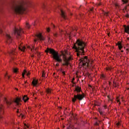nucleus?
<instances>
[{
  "instance_id": "obj_1",
  "label": "nucleus",
  "mask_w": 129,
  "mask_h": 129,
  "mask_svg": "<svg viewBox=\"0 0 129 129\" xmlns=\"http://www.w3.org/2000/svg\"><path fill=\"white\" fill-rule=\"evenodd\" d=\"M86 43L82 40L78 39L73 46V49H75L77 52V56L80 58V63H82L81 65H91L93 64V60H89L87 58V56H82L84 55Z\"/></svg>"
},
{
  "instance_id": "obj_2",
  "label": "nucleus",
  "mask_w": 129,
  "mask_h": 129,
  "mask_svg": "<svg viewBox=\"0 0 129 129\" xmlns=\"http://www.w3.org/2000/svg\"><path fill=\"white\" fill-rule=\"evenodd\" d=\"M31 5V3L29 0H21L17 1V14H23L27 8Z\"/></svg>"
},
{
  "instance_id": "obj_3",
  "label": "nucleus",
  "mask_w": 129,
  "mask_h": 129,
  "mask_svg": "<svg viewBox=\"0 0 129 129\" xmlns=\"http://www.w3.org/2000/svg\"><path fill=\"white\" fill-rule=\"evenodd\" d=\"M75 91L77 92V95H74V98H72V102L75 103V102L77 100H83V98L85 97V95L83 92H82V90H81V87L76 86Z\"/></svg>"
},
{
  "instance_id": "obj_4",
  "label": "nucleus",
  "mask_w": 129,
  "mask_h": 129,
  "mask_svg": "<svg viewBox=\"0 0 129 129\" xmlns=\"http://www.w3.org/2000/svg\"><path fill=\"white\" fill-rule=\"evenodd\" d=\"M45 52L46 54H48V53H49V54H51V56L55 60V61H57V62L61 63V62L63 61L62 60V58H61V56L59 55V53L55 51L54 49L47 47L45 50Z\"/></svg>"
},
{
  "instance_id": "obj_5",
  "label": "nucleus",
  "mask_w": 129,
  "mask_h": 129,
  "mask_svg": "<svg viewBox=\"0 0 129 129\" xmlns=\"http://www.w3.org/2000/svg\"><path fill=\"white\" fill-rule=\"evenodd\" d=\"M66 54H67V52H66V53H62V59L64 62V63H62V65H71L70 60H72V58L70 56L69 57H67Z\"/></svg>"
},
{
  "instance_id": "obj_6",
  "label": "nucleus",
  "mask_w": 129,
  "mask_h": 129,
  "mask_svg": "<svg viewBox=\"0 0 129 129\" xmlns=\"http://www.w3.org/2000/svg\"><path fill=\"white\" fill-rule=\"evenodd\" d=\"M22 39H19L18 41V49L20 51H22V52H25V50H26V47L23 46L22 45V43L21 42Z\"/></svg>"
},
{
  "instance_id": "obj_7",
  "label": "nucleus",
  "mask_w": 129,
  "mask_h": 129,
  "mask_svg": "<svg viewBox=\"0 0 129 129\" xmlns=\"http://www.w3.org/2000/svg\"><path fill=\"white\" fill-rule=\"evenodd\" d=\"M24 33V31H23V29H22V28H18L17 27V36H18L19 37H20V38H21L22 37V35L23 34V33Z\"/></svg>"
},
{
  "instance_id": "obj_8",
  "label": "nucleus",
  "mask_w": 129,
  "mask_h": 129,
  "mask_svg": "<svg viewBox=\"0 0 129 129\" xmlns=\"http://www.w3.org/2000/svg\"><path fill=\"white\" fill-rule=\"evenodd\" d=\"M6 42L7 44H10L11 42L13 41V38L10 35L8 34H6Z\"/></svg>"
},
{
  "instance_id": "obj_9",
  "label": "nucleus",
  "mask_w": 129,
  "mask_h": 129,
  "mask_svg": "<svg viewBox=\"0 0 129 129\" xmlns=\"http://www.w3.org/2000/svg\"><path fill=\"white\" fill-rule=\"evenodd\" d=\"M11 8L12 10H13V12H15V13L16 14L17 13V5H16V3L15 2H13Z\"/></svg>"
},
{
  "instance_id": "obj_10",
  "label": "nucleus",
  "mask_w": 129,
  "mask_h": 129,
  "mask_svg": "<svg viewBox=\"0 0 129 129\" xmlns=\"http://www.w3.org/2000/svg\"><path fill=\"white\" fill-rule=\"evenodd\" d=\"M36 37L40 40V41H45V37L42 35V34L39 33L36 35Z\"/></svg>"
},
{
  "instance_id": "obj_11",
  "label": "nucleus",
  "mask_w": 129,
  "mask_h": 129,
  "mask_svg": "<svg viewBox=\"0 0 129 129\" xmlns=\"http://www.w3.org/2000/svg\"><path fill=\"white\" fill-rule=\"evenodd\" d=\"M9 54L11 57L12 60H15L14 58L15 57V50H12L10 52H9Z\"/></svg>"
},
{
  "instance_id": "obj_12",
  "label": "nucleus",
  "mask_w": 129,
  "mask_h": 129,
  "mask_svg": "<svg viewBox=\"0 0 129 129\" xmlns=\"http://www.w3.org/2000/svg\"><path fill=\"white\" fill-rule=\"evenodd\" d=\"M21 102H22V97L20 96L17 97V106H18V105H21V104H22Z\"/></svg>"
},
{
  "instance_id": "obj_13",
  "label": "nucleus",
  "mask_w": 129,
  "mask_h": 129,
  "mask_svg": "<svg viewBox=\"0 0 129 129\" xmlns=\"http://www.w3.org/2000/svg\"><path fill=\"white\" fill-rule=\"evenodd\" d=\"M60 13H61L60 15H61V16L62 17V18H63V19H64V20H67V17H66V15H65V12H64V11H63V10L60 9Z\"/></svg>"
},
{
  "instance_id": "obj_14",
  "label": "nucleus",
  "mask_w": 129,
  "mask_h": 129,
  "mask_svg": "<svg viewBox=\"0 0 129 129\" xmlns=\"http://www.w3.org/2000/svg\"><path fill=\"white\" fill-rule=\"evenodd\" d=\"M123 27L125 33H126V34H128L129 35V25H124Z\"/></svg>"
},
{
  "instance_id": "obj_15",
  "label": "nucleus",
  "mask_w": 129,
  "mask_h": 129,
  "mask_svg": "<svg viewBox=\"0 0 129 129\" xmlns=\"http://www.w3.org/2000/svg\"><path fill=\"white\" fill-rule=\"evenodd\" d=\"M117 45L119 48V50H121V49H122V45H121V43L118 42Z\"/></svg>"
},
{
  "instance_id": "obj_16",
  "label": "nucleus",
  "mask_w": 129,
  "mask_h": 129,
  "mask_svg": "<svg viewBox=\"0 0 129 129\" xmlns=\"http://www.w3.org/2000/svg\"><path fill=\"white\" fill-rule=\"evenodd\" d=\"M22 99L24 100V102H27V101L29 100V97H27V96H24Z\"/></svg>"
},
{
  "instance_id": "obj_17",
  "label": "nucleus",
  "mask_w": 129,
  "mask_h": 129,
  "mask_svg": "<svg viewBox=\"0 0 129 129\" xmlns=\"http://www.w3.org/2000/svg\"><path fill=\"white\" fill-rule=\"evenodd\" d=\"M25 74H27V75L28 76H29V75H30V73H27V71L26 70H24V73L22 74V76H24Z\"/></svg>"
},
{
  "instance_id": "obj_18",
  "label": "nucleus",
  "mask_w": 129,
  "mask_h": 129,
  "mask_svg": "<svg viewBox=\"0 0 129 129\" xmlns=\"http://www.w3.org/2000/svg\"><path fill=\"white\" fill-rule=\"evenodd\" d=\"M32 83L34 86H36V85H37V84H38V82L35 80H33Z\"/></svg>"
},
{
  "instance_id": "obj_19",
  "label": "nucleus",
  "mask_w": 129,
  "mask_h": 129,
  "mask_svg": "<svg viewBox=\"0 0 129 129\" xmlns=\"http://www.w3.org/2000/svg\"><path fill=\"white\" fill-rule=\"evenodd\" d=\"M4 100L6 101L7 104H10V105L12 104V102L8 101V100L7 99V98L4 97Z\"/></svg>"
},
{
  "instance_id": "obj_20",
  "label": "nucleus",
  "mask_w": 129,
  "mask_h": 129,
  "mask_svg": "<svg viewBox=\"0 0 129 129\" xmlns=\"http://www.w3.org/2000/svg\"><path fill=\"white\" fill-rule=\"evenodd\" d=\"M46 92L48 94H51L52 93V90L51 89H46Z\"/></svg>"
},
{
  "instance_id": "obj_21",
  "label": "nucleus",
  "mask_w": 129,
  "mask_h": 129,
  "mask_svg": "<svg viewBox=\"0 0 129 129\" xmlns=\"http://www.w3.org/2000/svg\"><path fill=\"white\" fill-rule=\"evenodd\" d=\"M4 111V108L3 107H0V118H2L1 115H2V113Z\"/></svg>"
},
{
  "instance_id": "obj_22",
  "label": "nucleus",
  "mask_w": 129,
  "mask_h": 129,
  "mask_svg": "<svg viewBox=\"0 0 129 129\" xmlns=\"http://www.w3.org/2000/svg\"><path fill=\"white\" fill-rule=\"evenodd\" d=\"M122 3L124 4H127L128 3V0H122Z\"/></svg>"
},
{
  "instance_id": "obj_23",
  "label": "nucleus",
  "mask_w": 129,
  "mask_h": 129,
  "mask_svg": "<svg viewBox=\"0 0 129 129\" xmlns=\"http://www.w3.org/2000/svg\"><path fill=\"white\" fill-rule=\"evenodd\" d=\"M59 71H60V72H61L63 75V76H65L66 74H65V72L64 71H62V69H60Z\"/></svg>"
},
{
  "instance_id": "obj_24",
  "label": "nucleus",
  "mask_w": 129,
  "mask_h": 129,
  "mask_svg": "<svg viewBox=\"0 0 129 129\" xmlns=\"http://www.w3.org/2000/svg\"><path fill=\"white\" fill-rule=\"evenodd\" d=\"M3 33H4V31L3 30V28L0 27V34H3Z\"/></svg>"
},
{
  "instance_id": "obj_25",
  "label": "nucleus",
  "mask_w": 129,
  "mask_h": 129,
  "mask_svg": "<svg viewBox=\"0 0 129 129\" xmlns=\"http://www.w3.org/2000/svg\"><path fill=\"white\" fill-rule=\"evenodd\" d=\"M101 78L102 79H105V76H104V75H103V74L101 75Z\"/></svg>"
},
{
  "instance_id": "obj_26",
  "label": "nucleus",
  "mask_w": 129,
  "mask_h": 129,
  "mask_svg": "<svg viewBox=\"0 0 129 129\" xmlns=\"http://www.w3.org/2000/svg\"><path fill=\"white\" fill-rule=\"evenodd\" d=\"M45 76H46V75L45 74V72H43L42 74V77L45 78Z\"/></svg>"
},
{
  "instance_id": "obj_27",
  "label": "nucleus",
  "mask_w": 129,
  "mask_h": 129,
  "mask_svg": "<svg viewBox=\"0 0 129 129\" xmlns=\"http://www.w3.org/2000/svg\"><path fill=\"white\" fill-rule=\"evenodd\" d=\"M89 12H90V13H92L93 12V8H90L89 10Z\"/></svg>"
},
{
  "instance_id": "obj_28",
  "label": "nucleus",
  "mask_w": 129,
  "mask_h": 129,
  "mask_svg": "<svg viewBox=\"0 0 129 129\" xmlns=\"http://www.w3.org/2000/svg\"><path fill=\"white\" fill-rule=\"evenodd\" d=\"M26 27L28 28V29H30V25H29V23H26Z\"/></svg>"
},
{
  "instance_id": "obj_29",
  "label": "nucleus",
  "mask_w": 129,
  "mask_h": 129,
  "mask_svg": "<svg viewBox=\"0 0 129 129\" xmlns=\"http://www.w3.org/2000/svg\"><path fill=\"white\" fill-rule=\"evenodd\" d=\"M13 72H14L15 73H17V69L13 68Z\"/></svg>"
},
{
  "instance_id": "obj_30",
  "label": "nucleus",
  "mask_w": 129,
  "mask_h": 129,
  "mask_svg": "<svg viewBox=\"0 0 129 129\" xmlns=\"http://www.w3.org/2000/svg\"><path fill=\"white\" fill-rule=\"evenodd\" d=\"M115 7H116V8H119V6L117 4H115Z\"/></svg>"
},
{
  "instance_id": "obj_31",
  "label": "nucleus",
  "mask_w": 129,
  "mask_h": 129,
  "mask_svg": "<svg viewBox=\"0 0 129 129\" xmlns=\"http://www.w3.org/2000/svg\"><path fill=\"white\" fill-rule=\"evenodd\" d=\"M42 8L44 9L46 6L45 5V4L43 3L42 5Z\"/></svg>"
},
{
  "instance_id": "obj_32",
  "label": "nucleus",
  "mask_w": 129,
  "mask_h": 129,
  "mask_svg": "<svg viewBox=\"0 0 129 129\" xmlns=\"http://www.w3.org/2000/svg\"><path fill=\"white\" fill-rule=\"evenodd\" d=\"M46 30H47V31L48 32V33H49V32H50V28H47L46 29Z\"/></svg>"
},
{
  "instance_id": "obj_33",
  "label": "nucleus",
  "mask_w": 129,
  "mask_h": 129,
  "mask_svg": "<svg viewBox=\"0 0 129 129\" xmlns=\"http://www.w3.org/2000/svg\"><path fill=\"white\" fill-rule=\"evenodd\" d=\"M104 15L105 16H108V13H107V12H105V13H104Z\"/></svg>"
},
{
  "instance_id": "obj_34",
  "label": "nucleus",
  "mask_w": 129,
  "mask_h": 129,
  "mask_svg": "<svg viewBox=\"0 0 129 129\" xmlns=\"http://www.w3.org/2000/svg\"><path fill=\"white\" fill-rule=\"evenodd\" d=\"M14 32V34L16 35V33H17V29L15 28Z\"/></svg>"
},
{
  "instance_id": "obj_35",
  "label": "nucleus",
  "mask_w": 129,
  "mask_h": 129,
  "mask_svg": "<svg viewBox=\"0 0 129 129\" xmlns=\"http://www.w3.org/2000/svg\"><path fill=\"white\" fill-rule=\"evenodd\" d=\"M74 119L75 120H77V117H76V116H74Z\"/></svg>"
},
{
  "instance_id": "obj_36",
  "label": "nucleus",
  "mask_w": 129,
  "mask_h": 129,
  "mask_svg": "<svg viewBox=\"0 0 129 129\" xmlns=\"http://www.w3.org/2000/svg\"><path fill=\"white\" fill-rule=\"evenodd\" d=\"M53 35L54 36V37H57V33H54Z\"/></svg>"
},
{
  "instance_id": "obj_37",
  "label": "nucleus",
  "mask_w": 129,
  "mask_h": 129,
  "mask_svg": "<svg viewBox=\"0 0 129 129\" xmlns=\"http://www.w3.org/2000/svg\"><path fill=\"white\" fill-rule=\"evenodd\" d=\"M106 70H107V71L110 70V68H107Z\"/></svg>"
},
{
  "instance_id": "obj_38",
  "label": "nucleus",
  "mask_w": 129,
  "mask_h": 129,
  "mask_svg": "<svg viewBox=\"0 0 129 129\" xmlns=\"http://www.w3.org/2000/svg\"><path fill=\"white\" fill-rule=\"evenodd\" d=\"M126 18H129V15L128 14L126 15Z\"/></svg>"
},
{
  "instance_id": "obj_39",
  "label": "nucleus",
  "mask_w": 129,
  "mask_h": 129,
  "mask_svg": "<svg viewBox=\"0 0 129 129\" xmlns=\"http://www.w3.org/2000/svg\"><path fill=\"white\" fill-rule=\"evenodd\" d=\"M95 125H98V123H97V122H96L95 123Z\"/></svg>"
},
{
  "instance_id": "obj_40",
  "label": "nucleus",
  "mask_w": 129,
  "mask_h": 129,
  "mask_svg": "<svg viewBox=\"0 0 129 129\" xmlns=\"http://www.w3.org/2000/svg\"><path fill=\"white\" fill-rule=\"evenodd\" d=\"M126 50L127 52H129V48H126Z\"/></svg>"
},
{
  "instance_id": "obj_41",
  "label": "nucleus",
  "mask_w": 129,
  "mask_h": 129,
  "mask_svg": "<svg viewBox=\"0 0 129 129\" xmlns=\"http://www.w3.org/2000/svg\"><path fill=\"white\" fill-rule=\"evenodd\" d=\"M52 27L53 28H55V25H54L53 24H52Z\"/></svg>"
},
{
  "instance_id": "obj_42",
  "label": "nucleus",
  "mask_w": 129,
  "mask_h": 129,
  "mask_svg": "<svg viewBox=\"0 0 129 129\" xmlns=\"http://www.w3.org/2000/svg\"><path fill=\"white\" fill-rule=\"evenodd\" d=\"M31 52H34V49H31Z\"/></svg>"
},
{
  "instance_id": "obj_43",
  "label": "nucleus",
  "mask_w": 129,
  "mask_h": 129,
  "mask_svg": "<svg viewBox=\"0 0 129 129\" xmlns=\"http://www.w3.org/2000/svg\"><path fill=\"white\" fill-rule=\"evenodd\" d=\"M17 113H19V109H17Z\"/></svg>"
},
{
  "instance_id": "obj_44",
  "label": "nucleus",
  "mask_w": 129,
  "mask_h": 129,
  "mask_svg": "<svg viewBox=\"0 0 129 129\" xmlns=\"http://www.w3.org/2000/svg\"><path fill=\"white\" fill-rule=\"evenodd\" d=\"M104 107L105 109H106V108H107L106 105H105V106H104Z\"/></svg>"
},
{
  "instance_id": "obj_45",
  "label": "nucleus",
  "mask_w": 129,
  "mask_h": 129,
  "mask_svg": "<svg viewBox=\"0 0 129 129\" xmlns=\"http://www.w3.org/2000/svg\"><path fill=\"white\" fill-rule=\"evenodd\" d=\"M15 102V103H17V99H16Z\"/></svg>"
},
{
  "instance_id": "obj_46",
  "label": "nucleus",
  "mask_w": 129,
  "mask_h": 129,
  "mask_svg": "<svg viewBox=\"0 0 129 129\" xmlns=\"http://www.w3.org/2000/svg\"><path fill=\"white\" fill-rule=\"evenodd\" d=\"M124 9V10H126V6H125Z\"/></svg>"
},
{
  "instance_id": "obj_47",
  "label": "nucleus",
  "mask_w": 129,
  "mask_h": 129,
  "mask_svg": "<svg viewBox=\"0 0 129 129\" xmlns=\"http://www.w3.org/2000/svg\"><path fill=\"white\" fill-rule=\"evenodd\" d=\"M3 95H4L1 94V95H0V97H2V96H3Z\"/></svg>"
},
{
  "instance_id": "obj_48",
  "label": "nucleus",
  "mask_w": 129,
  "mask_h": 129,
  "mask_svg": "<svg viewBox=\"0 0 129 129\" xmlns=\"http://www.w3.org/2000/svg\"><path fill=\"white\" fill-rule=\"evenodd\" d=\"M73 30H76V31H77V29L75 28V29H73Z\"/></svg>"
},
{
  "instance_id": "obj_49",
  "label": "nucleus",
  "mask_w": 129,
  "mask_h": 129,
  "mask_svg": "<svg viewBox=\"0 0 129 129\" xmlns=\"http://www.w3.org/2000/svg\"><path fill=\"white\" fill-rule=\"evenodd\" d=\"M87 67L88 68H89V65H87Z\"/></svg>"
},
{
  "instance_id": "obj_50",
  "label": "nucleus",
  "mask_w": 129,
  "mask_h": 129,
  "mask_svg": "<svg viewBox=\"0 0 129 129\" xmlns=\"http://www.w3.org/2000/svg\"><path fill=\"white\" fill-rule=\"evenodd\" d=\"M34 41H35V42H37V39H35V40H34Z\"/></svg>"
},
{
  "instance_id": "obj_51",
  "label": "nucleus",
  "mask_w": 129,
  "mask_h": 129,
  "mask_svg": "<svg viewBox=\"0 0 129 129\" xmlns=\"http://www.w3.org/2000/svg\"><path fill=\"white\" fill-rule=\"evenodd\" d=\"M100 5H101V4H99L98 5V6H100Z\"/></svg>"
},
{
  "instance_id": "obj_52",
  "label": "nucleus",
  "mask_w": 129,
  "mask_h": 129,
  "mask_svg": "<svg viewBox=\"0 0 129 129\" xmlns=\"http://www.w3.org/2000/svg\"><path fill=\"white\" fill-rule=\"evenodd\" d=\"M18 68L17 69V73H18Z\"/></svg>"
},
{
  "instance_id": "obj_53",
  "label": "nucleus",
  "mask_w": 129,
  "mask_h": 129,
  "mask_svg": "<svg viewBox=\"0 0 129 129\" xmlns=\"http://www.w3.org/2000/svg\"><path fill=\"white\" fill-rule=\"evenodd\" d=\"M121 52H123V50H121Z\"/></svg>"
},
{
  "instance_id": "obj_54",
  "label": "nucleus",
  "mask_w": 129,
  "mask_h": 129,
  "mask_svg": "<svg viewBox=\"0 0 129 129\" xmlns=\"http://www.w3.org/2000/svg\"><path fill=\"white\" fill-rule=\"evenodd\" d=\"M18 90H19V89H17V91H18Z\"/></svg>"
},
{
  "instance_id": "obj_55",
  "label": "nucleus",
  "mask_w": 129,
  "mask_h": 129,
  "mask_svg": "<svg viewBox=\"0 0 129 129\" xmlns=\"http://www.w3.org/2000/svg\"><path fill=\"white\" fill-rule=\"evenodd\" d=\"M8 78H9V79L10 78V76H8Z\"/></svg>"
},
{
  "instance_id": "obj_56",
  "label": "nucleus",
  "mask_w": 129,
  "mask_h": 129,
  "mask_svg": "<svg viewBox=\"0 0 129 129\" xmlns=\"http://www.w3.org/2000/svg\"><path fill=\"white\" fill-rule=\"evenodd\" d=\"M73 80H75V79L74 78V79H73Z\"/></svg>"
},
{
  "instance_id": "obj_57",
  "label": "nucleus",
  "mask_w": 129,
  "mask_h": 129,
  "mask_svg": "<svg viewBox=\"0 0 129 129\" xmlns=\"http://www.w3.org/2000/svg\"><path fill=\"white\" fill-rule=\"evenodd\" d=\"M25 84L27 83V82H25Z\"/></svg>"
},
{
  "instance_id": "obj_58",
  "label": "nucleus",
  "mask_w": 129,
  "mask_h": 129,
  "mask_svg": "<svg viewBox=\"0 0 129 129\" xmlns=\"http://www.w3.org/2000/svg\"><path fill=\"white\" fill-rule=\"evenodd\" d=\"M56 65H58V63H56Z\"/></svg>"
},
{
  "instance_id": "obj_59",
  "label": "nucleus",
  "mask_w": 129,
  "mask_h": 129,
  "mask_svg": "<svg viewBox=\"0 0 129 129\" xmlns=\"http://www.w3.org/2000/svg\"><path fill=\"white\" fill-rule=\"evenodd\" d=\"M82 66H81V67H82Z\"/></svg>"
},
{
  "instance_id": "obj_60",
  "label": "nucleus",
  "mask_w": 129,
  "mask_h": 129,
  "mask_svg": "<svg viewBox=\"0 0 129 129\" xmlns=\"http://www.w3.org/2000/svg\"><path fill=\"white\" fill-rule=\"evenodd\" d=\"M128 7H129V4H128Z\"/></svg>"
},
{
  "instance_id": "obj_61",
  "label": "nucleus",
  "mask_w": 129,
  "mask_h": 129,
  "mask_svg": "<svg viewBox=\"0 0 129 129\" xmlns=\"http://www.w3.org/2000/svg\"><path fill=\"white\" fill-rule=\"evenodd\" d=\"M1 94H2L0 93V95H1Z\"/></svg>"
},
{
  "instance_id": "obj_62",
  "label": "nucleus",
  "mask_w": 129,
  "mask_h": 129,
  "mask_svg": "<svg viewBox=\"0 0 129 129\" xmlns=\"http://www.w3.org/2000/svg\"><path fill=\"white\" fill-rule=\"evenodd\" d=\"M1 94H2L0 93V95H1Z\"/></svg>"
}]
</instances>
